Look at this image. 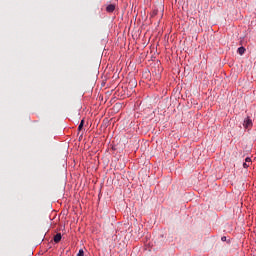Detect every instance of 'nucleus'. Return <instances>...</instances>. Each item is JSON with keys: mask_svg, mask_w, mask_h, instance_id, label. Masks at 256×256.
<instances>
[{"mask_svg": "<svg viewBox=\"0 0 256 256\" xmlns=\"http://www.w3.org/2000/svg\"><path fill=\"white\" fill-rule=\"evenodd\" d=\"M252 125H253V121H251L250 118H246V119L244 120L243 127H244L245 129H249V127H252Z\"/></svg>", "mask_w": 256, "mask_h": 256, "instance_id": "obj_1", "label": "nucleus"}, {"mask_svg": "<svg viewBox=\"0 0 256 256\" xmlns=\"http://www.w3.org/2000/svg\"><path fill=\"white\" fill-rule=\"evenodd\" d=\"M106 11H107L108 13H113V12L115 11V5H113V4L108 5V6L106 7Z\"/></svg>", "mask_w": 256, "mask_h": 256, "instance_id": "obj_2", "label": "nucleus"}, {"mask_svg": "<svg viewBox=\"0 0 256 256\" xmlns=\"http://www.w3.org/2000/svg\"><path fill=\"white\" fill-rule=\"evenodd\" d=\"M61 241V233H58L54 236V242L59 243Z\"/></svg>", "mask_w": 256, "mask_h": 256, "instance_id": "obj_3", "label": "nucleus"}, {"mask_svg": "<svg viewBox=\"0 0 256 256\" xmlns=\"http://www.w3.org/2000/svg\"><path fill=\"white\" fill-rule=\"evenodd\" d=\"M246 163L243 164V167L244 169H247V167H249V164L248 163H251V158L247 157L245 159Z\"/></svg>", "mask_w": 256, "mask_h": 256, "instance_id": "obj_4", "label": "nucleus"}, {"mask_svg": "<svg viewBox=\"0 0 256 256\" xmlns=\"http://www.w3.org/2000/svg\"><path fill=\"white\" fill-rule=\"evenodd\" d=\"M239 55H243L245 53V47L238 48Z\"/></svg>", "mask_w": 256, "mask_h": 256, "instance_id": "obj_5", "label": "nucleus"}, {"mask_svg": "<svg viewBox=\"0 0 256 256\" xmlns=\"http://www.w3.org/2000/svg\"><path fill=\"white\" fill-rule=\"evenodd\" d=\"M85 123V120H81L79 126H78V131H81V129H83V125Z\"/></svg>", "mask_w": 256, "mask_h": 256, "instance_id": "obj_6", "label": "nucleus"}, {"mask_svg": "<svg viewBox=\"0 0 256 256\" xmlns=\"http://www.w3.org/2000/svg\"><path fill=\"white\" fill-rule=\"evenodd\" d=\"M85 252L83 251V249H80L77 256H84Z\"/></svg>", "mask_w": 256, "mask_h": 256, "instance_id": "obj_7", "label": "nucleus"}, {"mask_svg": "<svg viewBox=\"0 0 256 256\" xmlns=\"http://www.w3.org/2000/svg\"><path fill=\"white\" fill-rule=\"evenodd\" d=\"M221 241H227V237L223 236V237L221 238Z\"/></svg>", "mask_w": 256, "mask_h": 256, "instance_id": "obj_8", "label": "nucleus"}]
</instances>
